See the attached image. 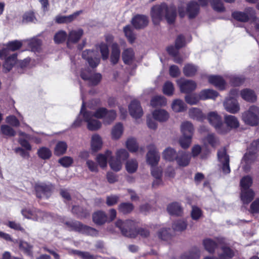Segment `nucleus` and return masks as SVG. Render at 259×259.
<instances>
[{
  "mask_svg": "<svg viewBox=\"0 0 259 259\" xmlns=\"http://www.w3.org/2000/svg\"><path fill=\"white\" fill-rule=\"evenodd\" d=\"M151 17L154 25H158L165 17L169 24L175 22L177 17V9L174 6H168L165 3L153 6L151 10Z\"/></svg>",
  "mask_w": 259,
  "mask_h": 259,
  "instance_id": "nucleus-1",
  "label": "nucleus"
},
{
  "mask_svg": "<svg viewBox=\"0 0 259 259\" xmlns=\"http://www.w3.org/2000/svg\"><path fill=\"white\" fill-rule=\"evenodd\" d=\"M115 226L119 228L123 236L129 238H135L138 235L142 237L147 238L150 235L148 229L138 228L137 223L134 221L127 220L122 221L119 219L116 222Z\"/></svg>",
  "mask_w": 259,
  "mask_h": 259,
  "instance_id": "nucleus-2",
  "label": "nucleus"
},
{
  "mask_svg": "<svg viewBox=\"0 0 259 259\" xmlns=\"http://www.w3.org/2000/svg\"><path fill=\"white\" fill-rule=\"evenodd\" d=\"M34 189L37 198L41 199L44 196L48 199L52 195L55 187L51 183H42L35 184Z\"/></svg>",
  "mask_w": 259,
  "mask_h": 259,
  "instance_id": "nucleus-3",
  "label": "nucleus"
},
{
  "mask_svg": "<svg viewBox=\"0 0 259 259\" xmlns=\"http://www.w3.org/2000/svg\"><path fill=\"white\" fill-rule=\"evenodd\" d=\"M207 119L218 134L225 135L228 133V128L223 126V121L220 114H207Z\"/></svg>",
  "mask_w": 259,
  "mask_h": 259,
  "instance_id": "nucleus-4",
  "label": "nucleus"
},
{
  "mask_svg": "<svg viewBox=\"0 0 259 259\" xmlns=\"http://www.w3.org/2000/svg\"><path fill=\"white\" fill-rule=\"evenodd\" d=\"M148 149L149 151L146 155L147 162L151 166H155L158 163L160 156L154 145H149Z\"/></svg>",
  "mask_w": 259,
  "mask_h": 259,
  "instance_id": "nucleus-5",
  "label": "nucleus"
},
{
  "mask_svg": "<svg viewBox=\"0 0 259 259\" xmlns=\"http://www.w3.org/2000/svg\"><path fill=\"white\" fill-rule=\"evenodd\" d=\"M148 23L149 19L148 16L142 14L136 15L131 20V24L137 30L144 29L148 26Z\"/></svg>",
  "mask_w": 259,
  "mask_h": 259,
  "instance_id": "nucleus-6",
  "label": "nucleus"
},
{
  "mask_svg": "<svg viewBox=\"0 0 259 259\" xmlns=\"http://www.w3.org/2000/svg\"><path fill=\"white\" fill-rule=\"evenodd\" d=\"M177 83L181 92L185 94L191 93L197 87L196 83L192 80L181 79L177 81Z\"/></svg>",
  "mask_w": 259,
  "mask_h": 259,
  "instance_id": "nucleus-7",
  "label": "nucleus"
},
{
  "mask_svg": "<svg viewBox=\"0 0 259 259\" xmlns=\"http://www.w3.org/2000/svg\"><path fill=\"white\" fill-rule=\"evenodd\" d=\"M95 51L93 50H86L82 53V57L87 61L90 67L93 68L98 66L100 62V58L99 57H94Z\"/></svg>",
  "mask_w": 259,
  "mask_h": 259,
  "instance_id": "nucleus-8",
  "label": "nucleus"
},
{
  "mask_svg": "<svg viewBox=\"0 0 259 259\" xmlns=\"http://www.w3.org/2000/svg\"><path fill=\"white\" fill-rule=\"evenodd\" d=\"M84 119V121L87 123V127L89 130L95 131L99 130L101 126L100 121L94 117H95L93 114H82Z\"/></svg>",
  "mask_w": 259,
  "mask_h": 259,
  "instance_id": "nucleus-9",
  "label": "nucleus"
},
{
  "mask_svg": "<svg viewBox=\"0 0 259 259\" xmlns=\"http://www.w3.org/2000/svg\"><path fill=\"white\" fill-rule=\"evenodd\" d=\"M108 217L103 210H97L92 214V221L97 226H102L108 223Z\"/></svg>",
  "mask_w": 259,
  "mask_h": 259,
  "instance_id": "nucleus-10",
  "label": "nucleus"
},
{
  "mask_svg": "<svg viewBox=\"0 0 259 259\" xmlns=\"http://www.w3.org/2000/svg\"><path fill=\"white\" fill-rule=\"evenodd\" d=\"M23 216L28 219H32L34 221H38V219L43 216V212L39 209L34 208L32 209L24 208L21 210Z\"/></svg>",
  "mask_w": 259,
  "mask_h": 259,
  "instance_id": "nucleus-11",
  "label": "nucleus"
},
{
  "mask_svg": "<svg viewBox=\"0 0 259 259\" xmlns=\"http://www.w3.org/2000/svg\"><path fill=\"white\" fill-rule=\"evenodd\" d=\"M200 5L202 7L208 5V0H198ZM212 9L218 12H224L225 11V8L221 0H209Z\"/></svg>",
  "mask_w": 259,
  "mask_h": 259,
  "instance_id": "nucleus-12",
  "label": "nucleus"
},
{
  "mask_svg": "<svg viewBox=\"0 0 259 259\" xmlns=\"http://www.w3.org/2000/svg\"><path fill=\"white\" fill-rule=\"evenodd\" d=\"M200 6L195 1H191L187 5L186 12L189 19L195 18L199 14Z\"/></svg>",
  "mask_w": 259,
  "mask_h": 259,
  "instance_id": "nucleus-13",
  "label": "nucleus"
},
{
  "mask_svg": "<svg viewBox=\"0 0 259 259\" xmlns=\"http://www.w3.org/2000/svg\"><path fill=\"white\" fill-rule=\"evenodd\" d=\"M17 61V54L14 53L10 55L6 59L3 65V71L5 73L9 72L16 64Z\"/></svg>",
  "mask_w": 259,
  "mask_h": 259,
  "instance_id": "nucleus-14",
  "label": "nucleus"
},
{
  "mask_svg": "<svg viewBox=\"0 0 259 259\" xmlns=\"http://www.w3.org/2000/svg\"><path fill=\"white\" fill-rule=\"evenodd\" d=\"M224 106L227 111L231 113H235L240 109L237 100L234 98H227L224 103Z\"/></svg>",
  "mask_w": 259,
  "mask_h": 259,
  "instance_id": "nucleus-15",
  "label": "nucleus"
},
{
  "mask_svg": "<svg viewBox=\"0 0 259 259\" xmlns=\"http://www.w3.org/2000/svg\"><path fill=\"white\" fill-rule=\"evenodd\" d=\"M83 34V31L82 29H78L77 30H71L67 35V46L69 47L70 44H76L80 40Z\"/></svg>",
  "mask_w": 259,
  "mask_h": 259,
  "instance_id": "nucleus-16",
  "label": "nucleus"
},
{
  "mask_svg": "<svg viewBox=\"0 0 259 259\" xmlns=\"http://www.w3.org/2000/svg\"><path fill=\"white\" fill-rule=\"evenodd\" d=\"M240 199L244 204H248L254 199L255 193L252 189H241L240 190Z\"/></svg>",
  "mask_w": 259,
  "mask_h": 259,
  "instance_id": "nucleus-17",
  "label": "nucleus"
},
{
  "mask_svg": "<svg viewBox=\"0 0 259 259\" xmlns=\"http://www.w3.org/2000/svg\"><path fill=\"white\" fill-rule=\"evenodd\" d=\"M190 161V158L188 154L182 150L178 152V154L175 160V161L177 162V164L181 167H185L188 165Z\"/></svg>",
  "mask_w": 259,
  "mask_h": 259,
  "instance_id": "nucleus-18",
  "label": "nucleus"
},
{
  "mask_svg": "<svg viewBox=\"0 0 259 259\" xmlns=\"http://www.w3.org/2000/svg\"><path fill=\"white\" fill-rule=\"evenodd\" d=\"M208 81L220 90L223 91L225 89L226 82L220 75H210L208 77Z\"/></svg>",
  "mask_w": 259,
  "mask_h": 259,
  "instance_id": "nucleus-19",
  "label": "nucleus"
},
{
  "mask_svg": "<svg viewBox=\"0 0 259 259\" xmlns=\"http://www.w3.org/2000/svg\"><path fill=\"white\" fill-rule=\"evenodd\" d=\"M82 13V11L79 10L69 16H57L55 21L58 24L69 23L74 20Z\"/></svg>",
  "mask_w": 259,
  "mask_h": 259,
  "instance_id": "nucleus-20",
  "label": "nucleus"
},
{
  "mask_svg": "<svg viewBox=\"0 0 259 259\" xmlns=\"http://www.w3.org/2000/svg\"><path fill=\"white\" fill-rule=\"evenodd\" d=\"M225 122L226 124L223 123V126L228 128V133L232 129L237 128L239 126V123L237 119L232 115L226 116L225 118Z\"/></svg>",
  "mask_w": 259,
  "mask_h": 259,
  "instance_id": "nucleus-21",
  "label": "nucleus"
},
{
  "mask_svg": "<svg viewBox=\"0 0 259 259\" xmlns=\"http://www.w3.org/2000/svg\"><path fill=\"white\" fill-rule=\"evenodd\" d=\"M71 212L79 219L87 218L90 215L88 210L79 205H73L72 207Z\"/></svg>",
  "mask_w": 259,
  "mask_h": 259,
  "instance_id": "nucleus-22",
  "label": "nucleus"
},
{
  "mask_svg": "<svg viewBox=\"0 0 259 259\" xmlns=\"http://www.w3.org/2000/svg\"><path fill=\"white\" fill-rule=\"evenodd\" d=\"M167 210L172 215L181 216L183 214V208L180 204L177 202H174L167 205Z\"/></svg>",
  "mask_w": 259,
  "mask_h": 259,
  "instance_id": "nucleus-23",
  "label": "nucleus"
},
{
  "mask_svg": "<svg viewBox=\"0 0 259 259\" xmlns=\"http://www.w3.org/2000/svg\"><path fill=\"white\" fill-rule=\"evenodd\" d=\"M219 94L218 92L212 89H205L202 90L199 94L200 99L205 100L207 99H215Z\"/></svg>",
  "mask_w": 259,
  "mask_h": 259,
  "instance_id": "nucleus-24",
  "label": "nucleus"
},
{
  "mask_svg": "<svg viewBox=\"0 0 259 259\" xmlns=\"http://www.w3.org/2000/svg\"><path fill=\"white\" fill-rule=\"evenodd\" d=\"M200 251L196 247H193L188 251L184 253L181 256V259H199Z\"/></svg>",
  "mask_w": 259,
  "mask_h": 259,
  "instance_id": "nucleus-25",
  "label": "nucleus"
},
{
  "mask_svg": "<svg viewBox=\"0 0 259 259\" xmlns=\"http://www.w3.org/2000/svg\"><path fill=\"white\" fill-rule=\"evenodd\" d=\"M135 59V52L132 48L125 49L122 53V59L125 64L130 65Z\"/></svg>",
  "mask_w": 259,
  "mask_h": 259,
  "instance_id": "nucleus-26",
  "label": "nucleus"
},
{
  "mask_svg": "<svg viewBox=\"0 0 259 259\" xmlns=\"http://www.w3.org/2000/svg\"><path fill=\"white\" fill-rule=\"evenodd\" d=\"M120 55V51L118 45L116 42L112 44L111 46L110 61L113 65H115L118 63Z\"/></svg>",
  "mask_w": 259,
  "mask_h": 259,
  "instance_id": "nucleus-27",
  "label": "nucleus"
},
{
  "mask_svg": "<svg viewBox=\"0 0 259 259\" xmlns=\"http://www.w3.org/2000/svg\"><path fill=\"white\" fill-rule=\"evenodd\" d=\"M64 224L68 228H70L71 231H73L78 233H82L84 225L81 222L77 221H67Z\"/></svg>",
  "mask_w": 259,
  "mask_h": 259,
  "instance_id": "nucleus-28",
  "label": "nucleus"
},
{
  "mask_svg": "<svg viewBox=\"0 0 259 259\" xmlns=\"http://www.w3.org/2000/svg\"><path fill=\"white\" fill-rule=\"evenodd\" d=\"M178 154V152L173 148L168 147L166 148L162 153L163 159L169 162H174Z\"/></svg>",
  "mask_w": 259,
  "mask_h": 259,
  "instance_id": "nucleus-29",
  "label": "nucleus"
},
{
  "mask_svg": "<svg viewBox=\"0 0 259 259\" xmlns=\"http://www.w3.org/2000/svg\"><path fill=\"white\" fill-rule=\"evenodd\" d=\"M240 95L242 99L248 102H254L256 100V96L254 91L250 89L242 90L241 91Z\"/></svg>",
  "mask_w": 259,
  "mask_h": 259,
  "instance_id": "nucleus-30",
  "label": "nucleus"
},
{
  "mask_svg": "<svg viewBox=\"0 0 259 259\" xmlns=\"http://www.w3.org/2000/svg\"><path fill=\"white\" fill-rule=\"evenodd\" d=\"M242 119L245 123L251 126H256L259 123L257 114H242Z\"/></svg>",
  "mask_w": 259,
  "mask_h": 259,
  "instance_id": "nucleus-31",
  "label": "nucleus"
},
{
  "mask_svg": "<svg viewBox=\"0 0 259 259\" xmlns=\"http://www.w3.org/2000/svg\"><path fill=\"white\" fill-rule=\"evenodd\" d=\"M68 145L64 141H58L54 148V153L57 156L64 154L67 151Z\"/></svg>",
  "mask_w": 259,
  "mask_h": 259,
  "instance_id": "nucleus-32",
  "label": "nucleus"
},
{
  "mask_svg": "<svg viewBox=\"0 0 259 259\" xmlns=\"http://www.w3.org/2000/svg\"><path fill=\"white\" fill-rule=\"evenodd\" d=\"M102 141L101 137L97 134L94 135L92 137L91 149L93 152H97L102 147Z\"/></svg>",
  "mask_w": 259,
  "mask_h": 259,
  "instance_id": "nucleus-33",
  "label": "nucleus"
},
{
  "mask_svg": "<svg viewBox=\"0 0 259 259\" xmlns=\"http://www.w3.org/2000/svg\"><path fill=\"white\" fill-rule=\"evenodd\" d=\"M181 132L184 136H190L192 138L194 132V127L193 124L189 122L185 121L182 123Z\"/></svg>",
  "mask_w": 259,
  "mask_h": 259,
  "instance_id": "nucleus-34",
  "label": "nucleus"
},
{
  "mask_svg": "<svg viewBox=\"0 0 259 259\" xmlns=\"http://www.w3.org/2000/svg\"><path fill=\"white\" fill-rule=\"evenodd\" d=\"M253 184V179L249 175L243 176L240 180V189H251V187Z\"/></svg>",
  "mask_w": 259,
  "mask_h": 259,
  "instance_id": "nucleus-35",
  "label": "nucleus"
},
{
  "mask_svg": "<svg viewBox=\"0 0 259 259\" xmlns=\"http://www.w3.org/2000/svg\"><path fill=\"white\" fill-rule=\"evenodd\" d=\"M221 248L222 253L219 255V259H231L234 256V252L230 247L222 246Z\"/></svg>",
  "mask_w": 259,
  "mask_h": 259,
  "instance_id": "nucleus-36",
  "label": "nucleus"
},
{
  "mask_svg": "<svg viewBox=\"0 0 259 259\" xmlns=\"http://www.w3.org/2000/svg\"><path fill=\"white\" fill-rule=\"evenodd\" d=\"M171 108L175 112H183L186 110L187 106L183 100L176 99L172 102Z\"/></svg>",
  "mask_w": 259,
  "mask_h": 259,
  "instance_id": "nucleus-37",
  "label": "nucleus"
},
{
  "mask_svg": "<svg viewBox=\"0 0 259 259\" xmlns=\"http://www.w3.org/2000/svg\"><path fill=\"white\" fill-rule=\"evenodd\" d=\"M198 70L197 67L190 63H187L185 65L183 71V73L186 77H192L194 76Z\"/></svg>",
  "mask_w": 259,
  "mask_h": 259,
  "instance_id": "nucleus-38",
  "label": "nucleus"
},
{
  "mask_svg": "<svg viewBox=\"0 0 259 259\" xmlns=\"http://www.w3.org/2000/svg\"><path fill=\"white\" fill-rule=\"evenodd\" d=\"M203 244L206 250L210 253H213L218 247L217 243L210 238H206L203 241Z\"/></svg>",
  "mask_w": 259,
  "mask_h": 259,
  "instance_id": "nucleus-39",
  "label": "nucleus"
},
{
  "mask_svg": "<svg viewBox=\"0 0 259 259\" xmlns=\"http://www.w3.org/2000/svg\"><path fill=\"white\" fill-rule=\"evenodd\" d=\"M123 127L121 123H116L112 128L111 131V136L112 139H119L123 134Z\"/></svg>",
  "mask_w": 259,
  "mask_h": 259,
  "instance_id": "nucleus-40",
  "label": "nucleus"
},
{
  "mask_svg": "<svg viewBox=\"0 0 259 259\" xmlns=\"http://www.w3.org/2000/svg\"><path fill=\"white\" fill-rule=\"evenodd\" d=\"M19 248L23 252L28 255H32L33 246L26 241L20 240L19 243Z\"/></svg>",
  "mask_w": 259,
  "mask_h": 259,
  "instance_id": "nucleus-41",
  "label": "nucleus"
},
{
  "mask_svg": "<svg viewBox=\"0 0 259 259\" xmlns=\"http://www.w3.org/2000/svg\"><path fill=\"white\" fill-rule=\"evenodd\" d=\"M129 113H143L140 102L137 100H132L128 105Z\"/></svg>",
  "mask_w": 259,
  "mask_h": 259,
  "instance_id": "nucleus-42",
  "label": "nucleus"
},
{
  "mask_svg": "<svg viewBox=\"0 0 259 259\" xmlns=\"http://www.w3.org/2000/svg\"><path fill=\"white\" fill-rule=\"evenodd\" d=\"M166 99L162 96H155L152 98L150 102L151 106L154 108L160 107L166 105Z\"/></svg>",
  "mask_w": 259,
  "mask_h": 259,
  "instance_id": "nucleus-43",
  "label": "nucleus"
},
{
  "mask_svg": "<svg viewBox=\"0 0 259 259\" xmlns=\"http://www.w3.org/2000/svg\"><path fill=\"white\" fill-rule=\"evenodd\" d=\"M134 209L133 204L130 202H122L118 206L119 212L124 214L130 213Z\"/></svg>",
  "mask_w": 259,
  "mask_h": 259,
  "instance_id": "nucleus-44",
  "label": "nucleus"
},
{
  "mask_svg": "<svg viewBox=\"0 0 259 259\" xmlns=\"http://www.w3.org/2000/svg\"><path fill=\"white\" fill-rule=\"evenodd\" d=\"M231 16L235 20L241 22H247L249 20L248 14L243 12L234 11L232 13Z\"/></svg>",
  "mask_w": 259,
  "mask_h": 259,
  "instance_id": "nucleus-45",
  "label": "nucleus"
},
{
  "mask_svg": "<svg viewBox=\"0 0 259 259\" xmlns=\"http://www.w3.org/2000/svg\"><path fill=\"white\" fill-rule=\"evenodd\" d=\"M123 31L128 42L131 44H133L136 37L131 26L130 25H126L123 27Z\"/></svg>",
  "mask_w": 259,
  "mask_h": 259,
  "instance_id": "nucleus-46",
  "label": "nucleus"
},
{
  "mask_svg": "<svg viewBox=\"0 0 259 259\" xmlns=\"http://www.w3.org/2000/svg\"><path fill=\"white\" fill-rule=\"evenodd\" d=\"M37 154L38 156L43 160L49 159L52 155L51 150L46 147L39 148L37 150Z\"/></svg>",
  "mask_w": 259,
  "mask_h": 259,
  "instance_id": "nucleus-47",
  "label": "nucleus"
},
{
  "mask_svg": "<svg viewBox=\"0 0 259 259\" xmlns=\"http://www.w3.org/2000/svg\"><path fill=\"white\" fill-rule=\"evenodd\" d=\"M67 34L66 32L63 30H60L57 32L54 36V40L56 44H61L64 43L66 40H67Z\"/></svg>",
  "mask_w": 259,
  "mask_h": 259,
  "instance_id": "nucleus-48",
  "label": "nucleus"
},
{
  "mask_svg": "<svg viewBox=\"0 0 259 259\" xmlns=\"http://www.w3.org/2000/svg\"><path fill=\"white\" fill-rule=\"evenodd\" d=\"M96 48L99 49L102 59L103 60H106L109 58V50L106 44L104 42H101L96 46Z\"/></svg>",
  "mask_w": 259,
  "mask_h": 259,
  "instance_id": "nucleus-49",
  "label": "nucleus"
},
{
  "mask_svg": "<svg viewBox=\"0 0 259 259\" xmlns=\"http://www.w3.org/2000/svg\"><path fill=\"white\" fill-rule=\"evenodd\" d=\"M97 119H102L105 125L111 124L116 118V114H93Z\"/></svg>",
  "mask_w": 259,
  "mask_h": 259,
  "instance_id": "nucleus-50",
  "label": "nucleus"
},
{
  "mask_svg": "<svg viewBox=\"0 0 259 259\" xmlns=\"http://www.w3.org/2000/svg\"><path fill=\"white\" fill-rule=\"evenodd\" d=\"M111 154V152L107 150L105 154H99L96 157V161L102 168L106 167L107 163V157Z\"/></svg>",
  "mask_w": 259,
  "mask_h": 259,
  "instance_id": "nucleus-51",
  "label": "nucleus"
},
{
  "mask_svg": "<svg viewBox=\"0 0 259 259\" xmlns=\"http://www.w3.org/2000/svg\"><path fill=\"white\" fill-rule=\"evenodd\" d=\"M0 134L5 136L12 137L16 135L15 131L10 126L2 124L1 126Z\"/></svg>",
  "mask_w": 259,
  "mask_h": 259,
  "instance_id": "nucleus-52",
  "label": "nucleus"
},
{
  "mask_svg": "<svg viewBox=\"0 0 259 259\" xmlns=\"http://www.w3.org/2000/svg\"><path fill=\"white\" fill-rule=\"evenodd\" d=\"M72 253L74 255H77L81 259H97L98 255L91 254L88 251H82L79 250H72Z\"/></svg>",
  "mask_w": 259,
  "mask_h": 259,
  "instance_id": "nucleus-53",
  "label": "nucleus"
},
{
  "mask_svg": "<svg viewBox=\"0 0 259 259\" xmlns=\"http://www.w3.org/2000/svg\"><path fill=\"white\" fill-rule=\"evenodd\" d=\"M109 164L111 168L115 171H119L122 167V161L117 158L111 156L109 160Z\"/></svg>",
  "mask_w": 259,
  "mask_h": 259,
  "instance_id": "nucleus-54",
  "label": "nucleus"
},
{
  "mask_svg": "<svg viewBox=\"0 0 259 259\" xmlns=\"http://www.w3.org/2000/svg\"><path fill=\"white\" fill-rule=\"evenodd\" d=\"M126 146L127 149L131 152H136L138 149V144L136 139L134 138L127 139L126 142Z\"/></svg>",
  "mask_w": 259,
  "mask_h": 259,
  "instance_id": "nucleus-55",
  "label": "nucleus"
},
{
  "mask_svg": "<svg viewBox=\"0 0 259 259\" xmlns=\"http://www.w3.org/2000/svg\"><path fill=\"white\" fill-rule=\"evenodd\" d=\"M82 234L92 237H97L99 235V231L94 228L84 225Z\"/></svg>",
  "mask_w": 259,
  "mask_h": 259,
  "instance_id": "nucleus-56",
  "label": "nucleus"
},
{
  "mask_svg": "<svg viewBox=\"0 0 259 259\" xmlns=\"http://www.w3.org/2000/svg\"><path fill=\"white\" fill-rule=\"evenodd\" d=\"M125 167L128 173L133 174L137 170L138 163L136 160L132 159L126 162Z\"/></svg>",
  "mask_w": 259,
  "mask_h": 259,
  "instance_id": "nucleus-57",
  "label": "nucleus"
},
{
  "mask_svg": "<svg viewBox=\"0 0 259 259\" xmlns=\"http://www.w3.org/2000/svg\"><path fill=\"white\" fill-rule=\"evenodd\" d=\"M162 91L165 95L170 96L173 95L174 92V87L173 83L169 81H166L163 86Z\"/></svg>",
  "mask_w": 259,
  "mask_h": 259,
  "instance_id": "nucleus-58",
  "label": "nucleus"
},
{
  "mask_svg": "<svg viewBox=\"0 0 259 259\" xmlns=\"http://www.w3.org/2000/svg\"><path fill=\"white\" fill-rule=\"evenodd\" d=\"M187 226V224L184 221L178 220L175 221L172 225V229L177 231H183L185 230Z\"/></svg>",
  "mask_w": 259,
  "mask_h": 259,
  "instance_id": "nucleus-59",
  "label": "nucleus"
},
{
  "mask_svg": "<svg viewBox=\"0 0 259 259\" xmlns=\"http://www.w3.org/2000/svg\"><path fill=\"white\" fill-rule=\"evenodd\" d=\"M170 228H163L160 230L158 232V236L162 240L167 241L171 238V234L169 232Z\"/></svg>",
  "mask_w": 259,
  "mask_h": 259,
  "instance_id": "nucleus-60",
  "label": "nucleus"
},
{
  "mask_svg": "<svg viewBox=\"0 0 259 259\" xmlns=\"http://www.w3.org/2000/svg\"><path fill=\"white\" fill-rule=\"evenodd\" d=\"M192 138L190 136H182L179 139V142L181 147L184 149H188L191 143Z\"/></svg>",
  "mask_w": 259,
  "mask_h": 259,
  "instance_id": "nucleus-61",
  "label": "nucleus"
},
{
  "mask_svg": "<svg viewBox=\"0 0 259 259\" xmlns=\"http://www.w3.org/2000/svg\"><path fill=\"white\" fill-rule=\"evenodd\" d=\"M7 46L11 51H15L19 50L22 46V43L17 40L9 41Z\"/></svg>",
  "mask_w": 259,
  "mask_h": 259,
  "instance_id": "nucleus-62",
  "label": "nucleus"
},
{
  "mask_svg": "<svg viewBox=\"0 0 259 259\" xmlns=\"http://www.w3.org/2000/svg\"><path fill=\"white\" fill-rule=\"evenodd\" d=\"M58 162L64 167H68L72 165L73 162V159L70 156H64L60 158Z\"/></svg>",
  "mask_w": 259,
  "mask_h": 259,
  "instance_id": "nucleus-63",
  "label": "nucleus"
},
{
  "mask_svg": "<svg viewBox=\"0 0 259 259\" xmlns=\"http://www.w3.org/2000/svg\"><path fill=\"white\" fill-rule=\"evenodd\" d=\"M102 79V75L98 73H95L93 75H91L89 81L91 85L95 86L99 83Z\"/></svg>",
  "mask_w": 259,
  "mask_h": 259,
  "instance_id": "nucleus-64",
  "label": "nucleus"
}]
</instances>
